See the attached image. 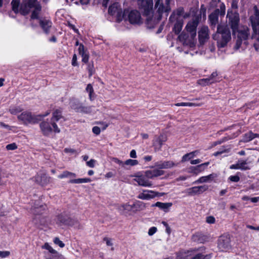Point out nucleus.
I'll return each mask as SVG.
<instances>
[{
  "label": "nucleus",
  "mask_w": 259,
  "mask_h": 259,
  "mask_svg": "<svg viewBox=\"0 0 259 259\" xmlns=\"http://www.w3.org/2000/svg\"><path fill=\"white\" fill-rule=\"evenodd\" d=\"M79 112H84V113H90L91 112V107H82L81 106L79 109Z\"/></svg>",
  "instance_id": "obj_50"
},
{
  "label": "nucleus",
  "mask_w": 259,
  "mask_h": 259,
  "mask_svg": "<svg viewBox=\"0 0 259 259\" xmlns=\"http://www.w3.org/2000/svg\"><path fill=\"white\" fill-rule=\"evenodd\" d=\"M172 205V204L171 202L163 203L161 202H157L155 204H152V207L157 206L166 212L168 211V209Z\"/></svg>",
  "instance_id": "obj_26"
},
{
  "label": "nucleus",
  "mask_w": 259,
  "mask_h": 259,
  "mask_svg": "<svg viewBox=\"0 0 259 259\" xmlns=\"http://www.w3.org/2000/svg\"><path fill=\"white\" fill-rule=\"evenodd\" d=\"M218 247L222 251H227L231 248V238L229 235H224L220 237Z\"/></svg>",
  "instance_id": "obj_8"
},
{
  "label": "nucleus",
  "mask_w": 259,
  "mask_h": 259,
  "mask_svg": "<svg viewBox=\"0 0 259 259\" xmlns=\"http://www.w3.org/2000/svg\"><path fill=\"white\" fill-rule=\"evenodd\" d=\"M72 65L74 66L78 65V64L77 63V56L75 54L73 55L72 57Z\"/></svg>",
  "instance_id": "obj_62"
},
{
  "label": "nucleus",
  "mask_w": 259,
  "mask_h": 259,
  "mask_svg": "<svg viewBox=\"0 0 259 259\" xmlns=\"http://www.w3.org/2000/svg\"><path fill=\"white\" fill-rule=\"evenodd\" d=\"M12 10L15 13H20V0H12L11 2Z\"/></svg>",
  "instance_id": "obj_30"
},
{
  "label": "nucleus",
  "mask_w": 259,
  "mask_h": 259,
  "mask_svg": "<svg viewBox=\"0 0 259 259\" xmlns=\"http://www.w3.org/2000/svg\"><path fill=\"white\" fill-rule=\"evenodd\" d=\"M184 12V9L182 7L178 8L176 11L174 12L169 18V21L172 22L176 20H178V17L182 16Z\"/></svg>",
  "instance_id": "obj_29"
},
{
  "label": "nucleus",
  "mask_w": 259,
  "mask_h": 259,
  "mask_svg": "<svg viewBox=\"0 0 259 259\" xmlns=\"http://www.w3.org/2000/svg\"><path fill=\"white\" fill-rule=\"evenodd\" d=\"M163 193H160L152 190H143V192L139 194L137 197L142 200H149L154 198L157 196H163Z\"/></svg>",
  "instance_id": "obj_14"
},
{
  "label": "nucleus",
  "mask_w": 259,
  "mask_h": 259,
  "mask_svg": "<svg viewBox=\"0 0 259 259\" xmlns=\"http://www.w3.org/2000/svg\"><path fill=\"white\" fill-rule=\"evenodd\" d=\"M164 174V171L163 170L158 169L147 170L136 174L134 176L135 177L134 181L136 182L139 186L151 187L153 183L150 179H153L155 178L162 176Z\"/></svg>",
  "instance_id": "obj_2"
},
{
  "label": "nucleus",
  "mask_w": 259,
  "mask_h": 259,
  "mask_svg": "<svg viewBox=\"0 0 259 259\" xmlns=\"http://www.w3.org/2000/svg\"><path fill=\"white\" fill-rule=\"evenodd\" d=\"M10 252L9 251H0V257L5 258L10 255Z\"/></svg>",
  "instance_id": "obj_53"
},
{
  "label": "nucleus",
  "mask_w": 259,
  "mask_h": 259,
  "mask_svg": "<svg viewBox=\"0 0 259 259\" xmlns=\"http://www.w3.org/2000/svg\"><path fill=\"white\" fill-rule=\"evenodd\" d=\"M39 126L44 136H48L54 132V127L51 124V121L49 122L48 121H44L39 124Z\"/></svg>",
  "instance_id": "obj_16"
},
{
  "label": "nucleus",
  "mask_w": 259,
  "mask_h": 259,
  "mask_svg": "<svg viewBox=\"0 0 259 259\" xmlns=\"http://www.w3.org/2000/svg\"><path fill=\"white\" fill-rule=\"evenodd\" d=\"M250 20L254 33L252 36L253 38L255 35L259 34V11L258 10L256 9L254 14L250 17Z\"/></svg>",
  "instance_id": "obj_11"
},
{
  "label": "nucleus",
  "mask_w": 259,
  "mask_h": 259,
  "mask_svg": "<svg viewBox=\"0 0 259 259\" xmlns=\"http://www.w3.org/2000/svg\"><path fill=\"white\" fill-rule=\"evenodd\" d=\"M230 9L233 10L234 11H237L238 9V1L232 0L231 3V8Z\"/></svg>",
  "instance_id": "obj_51"
},
{
  "label": "nucleus",
  "mask_w": 259,
  "mask_h": 259,
  "mask_svg": "<svg viewBox=\"0 0 259 259\" xmlns=\"http://www.w3.org/2000/svg\"><path fill=\"white\" fill-rule=\"evenodd\" d=\"M157 231V228L155 227H151L148 231V234L150 236L153 235Z\"/></svg>",
  "instance_id": "obj_61"
},
{
  "label": "nucleus",
  "mask_w": 259,
  "mask_h": 259,
  "mask_svg": "<svg viewBox=\"0 0 259 259\" xmlns=\"http://www.w3.org/2000/svg\"><path fill=\"white\" fill-rule=\"evenodd\" d=\"M183 27V23L180 21H177L174 25L173 31L177 34H178L182 30Z\"/></svg>",
  "instance_id": "obj_33"
},
{
  "label": "nucleus",
  "mask_w": 259,
  "mask_h": 259,
  "mask_svg": "<svg viewBox=\"0 0 259 259\" xmlns=\"http://www.w3.org/2000/svg\"><path fill=\"white\" fill-rule=\"evenodd\" d=\"M204 238H206L204 235L200 234H196L193 236L192 239L194 241H198L200 243H204V242L205 241Z\"/></svg>",
  "instance_id": "obj_34"
},
{
  "label": "nucleus",
  "mask_w": 259,
  "mask_h": 259,
  "mask_svg": "<svg viewBox=\"0 0 259 259\" xmlns=\"http://www.w3.org/2000/svg\"><path fill=\"white\" fill-rule=\"evenodd\" d=\"M211 257V254L203 255L202 253H197L191 259H210Z\"/></svg>",
  "instance_id": "obj_37"
},
{
  "label": "nucleus",
  "mask_w": 259,
  "mask_h": 259,
  "mask_svg": "<svg viewBox=\"0 0 259 259\" xmlns=\"http://www.w3.org/2000/svg\"><path fill=\"white\" fill-rule=\"evenodd\" d=\"M57 223L60 224H64L67 225H73V220L67 217L64 216L62 214L59 215L58 217Z\"/></svg>",
  "instance_id": "obj_24"
},
{
  "label": "nucleus",
  "mask_w": 259,
  "mask_h": 259,
  "mask_svg": "<svg viewBox=\"0 0 259 259\" xmlns=\"http://www.w3.org/2000/svg\"><path fill=\"white\" fill-rule=\"evenodd\" d=\"M199 40L203 44L209 38V29L207 26H203L198 31Z\"/></svg>",
  "instance_id": "obj_17"
},
{
  "label": "nucleus",
  "mask_w": 259,
  "mask_h": 259,
  "mask_svg": "<svg viewBox=\"0 0 259 259\" xmlns=\"http://www.w3.org/2000/svg\"><path fill=\"white\" fill-rule=\"evenodd\" d=\"M215 177V175L213 174H210L206 176L201 177L197 180L195 181L193 184H198V183H203L206 182H210L213 180V179Z\"/></svg>",
  "instance_id": "obj_28"
},
{
  "label": "nucleus",
  "mask_w": 259,
  "mask_h": 259,
  "mask_svg": "<svg viewBox=\"0 0 259 259\" xmlns=\"http://www.w3.org/2000/svg\"><path fill=\"white\" fill-rule=\"evenodd\" d=\"M112 160L113 162L118 164L119 165L121 166L122 167H124V162L122 161L121 160L118 159L117 158L113 157L112 158Z\"/></svg>",
  "instance_id": "obj_55"
},
{
  "label": "nucleus",
  "mask_w": 259,
  "mask_h": 259,
  "mask_svg": "<svg viewBox=\"0 0 259 259\" xmlns=\"http://www.w3.org/2000/svg\"><path fill=\"white\" fill-rule=\"evenodd\" d=\"M167 140V137L164 135H160L159 136H155L153 140V145L158 149H160L163 143Z\"/></svg>",
  "instance_id": "obj_19"
},
{
  "label": "nucleus",
  "mask_w": 259,
  "mask_h": 259,
  "mask_svg": "<svg viewBox=\"0 0 259 259\" xmlns=\"http://www.w3.org/2000/svg\"><path fill=\"white\" fill-rule=\"evenodd\" d=\"M226 13V7L222 3L219 6V8L216 9L208 16V21L210 27L214 28L219 23V17L224 16Z\"/></svg>",
  "instance_id": "obj_5"
},
{
  "label": "nucleus",
  "mask_w": 259,
  "mask_h": 259,
  "mask_svg": "<svg viewBox=\"0 0 259 259\" xmlns=\"http://www.w3.org/2000/svg\"><path fill=\"white\" fill-rule=\"evenodd\" d=\"M21 111V109L19 107H13L9 109L10 112L12 114H16Z\"/></svg>",
  "instance_id": "obj_49"
},
{
  "label": "nucleus",
  "mask_w": 259,
  "mask_h": 259,
  "mask_svg": "<svg viewBox=\"0 0 259 259\" xmlns=\"http://www.w3.org/2000/svg\"><path fill=\"white\" fill-rule=\"evenodd\" d=\"M108 13L112 16L116 15L118 20L120 21L125 16L127 12L125 10L122 14L121 9L118 4L114 3L109 7Z\"/></svg>",
  "instance_id": "obj_9"
},
{
  "label": "nucleus",
  "mask_w": 259,
  "mask_h": 259,
  "mask_svg": "<svg viewBox=\"0 0 259 259\" xmlns=\"http://www.w3.org/2000/svg\"><path fill=\"white\" fill-rule=\"evenodd\" d=\"M92 131L95 134H96L97 135H99L101 132L100 128L99 127L96 126H94L93 127Z\"/></svg>",
  "instance_id": "obj_60"
},
{
  "label": "nucleus",
  "mask_w": 259,
  "mask_h": 259,
  "mask_svg": "<svg viewBox=\"0 0 259 259\" xmlns=\"http://www.w3.org/2000/svg\"><path fill=\"white\" fill-rule=\"evenodd\" d=\"M38 117H40V116L35 115L31 112L25 111L19 115L18 118L24 124L27 125L37 123L39 121Z\"/></svg>",
  "instance_id": "obj_6"
},
{
  "label": "nucleus",
  "mask_w": 259,
  "mask_h": 259,
  "mask_svg": "<svg viewBox=\"0 0 259 259\" xmlns=\"http://www.w3.org/2000/svg\"><path fill=\"white\" fill-rule=\"evenodd\" d=\"M178 164L179 163H175L172 161H164V169L170 168Z\"/></svg>",
  "instance_id": "obj_38"
},
{
  "label": "nucleus",
  "mask_w": 259,
  "mask_h": 259,
  "mask_svg": "<svg viewBox=\"0 0 259 259\" xmlns=\"http://www.w3.org/2000/svg\"><path fill=\"white\" fill-rule=\"evenodd\" d=\"M138 164V161L137 160L134 159H127L124 162V165H130V166H134Z\"/></svg>",
  "instance_id": "obj_43"
},
{
  "label": "nucleus",
  "mask_w": 259,
  "mask_h": 259,
  "mask_svg": "<svg viewBox=\"0 0 259 259\" xmlns=\"http://www.w3.org/2000/svg\"><path fill=\"white\" fill-rule=\"evenodd\" d=\"M131 207L132 211L135 213L144 210L146 208V204L142 201H138L131 205Z\"/></svg>",
  "instance_id": "obj_25"
},
{
  "label": "nucleus",
  "mask_w": 259,
  "mask_h": 259,
  "mask_svg": "<svg viewBox=\"0 0 259 259\" xmlns=\"http://www.w3.org/2000/svg\"><path fill=\"white\" fill-rule=\"evenodd\" d=\"M91 181V180L90 178H79L77 179L70 180L69 181V183L71 184H80L89 183Z\"/></svg>",
  "instance_id": "obj_32"
},
{
  "label": "nucleus",
  "mask_w": 259,
  "mask_h": 259,
  "mask_svg": "<svg viewBox=\"0 0 259 259\" xmlns=\"http://www.w3.org/2000/svg\"><path fill=\"white\" fill-rule=\"evenodd\" d=\"M17 148V146L15 143L8 144L6 146V149L8 150H13L16 149Z\"/></svg>",
  "instance_id": "obj_52"
},
{
  "label": "nucleus",
  "mask_w": 259,
  "mask_h": 259,
  "mask_svg": "<svg viewBox=\"0 0 259 259\" xmlns=\"http://www.w3.org/2000/svg\"><path fill=\"white\" fill-rule=\"evenodd\" d=\"M88 70L89 72V76L91 77L94 72L93 64H89L88 67Z\"/></svg>",
  "instance_id": "obj_58"
},
{
  "label": "nucleus",
  "mask_w": 259,
  "mask_h": 259,
  "mask_svg": "<svg viewBox=\"0 0 259 259\" xmlns=\"http://www.w3.org/2000/svg\"><path fill=\"white\" fill-rule=\"evenodd\" d=\"M165 5L164 6L163 3H161L160 7H158L157 12L158 13L159 17L158 19L160 20L161 18V15L163 12L168 13L170 10V7L169 6V3L170 0H165Z\"/></svg>",
  "instance_id": "obj_21"
},
{
  "label": "nucleus",
  "mask_w": 259,
  "mask_h": 259,
  "mask_svg": "<svg viewBox=\"0 0 259 259\" xmlns=\"http://www.w3.org/2000/svg\"><path fill=\"white\" fill-rule=\"evenodd\" d=\"M128 19L132 24L139 25L142 23L141 14L137 10H132L128 13Z\"/></svg>",
  "instance_id": "obj_13"
},
{
  "label": "nucleus",
  "mask_w": 259,
  "mask_h": 259,
  "mask_svg": "<svg viewBox=\"0 0 259 259\" xmlns=\"http://www.w3.org/2000/svg\"><path fill=\"white\" fill-rule=\"evenodd\" d=\"M201 18V15L195 16L190 21L186 26L187 31L191 33L192 37L196 35V28Z\"/></svg>",
  "instance_id": "obj_7"
},
{
  "label": "nucleus",
  "mask_w": 259,
  "mask_h": 259,
  "mask_svg": "<svg viewBox=\"0 0 259 259\" xmlns=\"http://www.w3.org/2000/svg\"><path fill=\"white\" fill-rule=\"evenodd\" d=\"M206 221L208 224H212L215 223V219L212 216H209L206 218Z\"/></svg>",
  "instance_id": "obj_56"
},
{
  "label": "nucleus",
  "mask_w": 259,
  "mask_h": 259,
  "mask_svg": "<svg viewBox=\"0 0 259 259\" xmlns=\"http://www.w3.org/2000/svg\"><path fill=\"white\" fill-rule=\"evenodd\" d=\"M85 90L87 92L89 93V97L90 100H92V94L94 93V89L91 84H88L87 85Z\"/></svg>",
  "instance_id": "obj_44"
},
{
  "label": "nucleus",
  "mask_w": 259,
  "mask_h": 259,
  "mask_svg": "<svg viewBox=\"0 0 259 259\" xmlns=\"http://www.w3.org/2000/svg\"><path fill=\"white\" fill-rule=\"evenodd\" d=\"M31 11V19H39L41 6L37 0H23L20 4V13L22 15L28 14Z\"/></svg>",
  "instance_id": "obj_3"
},
{
  "label": "nucleus",
  "mask_w": 259,
  "mask_h": 259,
  "mask_svg": "<svg viewBox=\"0 0 259 259\" xmlns=\"http://www.w3.org/2000/svg\"><path fill=\"white\" fill-rule=\"evenodd\" d=\"M139 5L146 14H148L153 8L152 0H142Z\"/></svg>",
  "instance_id": "obj_18"
},
{
  "label": "nucleus",
  "mask_w": 259,
  "mask_h": 259,
  "mask_svg": "<svg viewBox=\"0 0 259 259\" xmlns=\"http://www.w3.org/2000/svg\"><path fill=\"white\" fill-rule=\"evenodd\" d=\"M54 242L55 244L59 245L61 248L64 247L65 246L64 243L62 241H61L58 237H55L54 238Z\"/></svg>",
  "instance_id": "obj_47"
},
{
  "label": "nucleus",
  "mask_w": 259,
  "mask_h": 259,
  "mask_svg": "<svg viewBox=\"0 0 259 259\" xmlns=\"http://www.w3.org/2000/svg\"><path fill=\"white\" fill-rule=\"evenodd\" d=\"M78 52L79 54L82 57V61L84 63H88L89 59V53L82 44L79 45Z\"/></svg>",
  "instance_id": "obj_23"
},
{
  "label": "nucleus",
  "mask_w": 259,
  "mask_h": 259,
  "mask_svg": "<svg viewBox=\"0 0 259 259\" xmlns=\"http://www.w3.org/2000/svg\"><path fill=\"white\" fill-rule=\"evenodd\" d=\"M62 111L60 109H56L53 113V116L51 119V124L54 127V132L56 133H59L60 132V129L58 128L56 121H58L60 119L62 118Z\"/></svg>",
  "instance_id": "obj_15"
},
{
  "label": "nucleus",
  "mask_w": 259,
  "mask_h": 259,
  "mask_svg": "<svg viewBox=\"0 0 259 259\" xmlns=\"http://www.w3.org/2000/svg\"><path fill=\"white\" fill-rule=\"evenodd\" d=\"M226 141V138H224L222 140H220L217 141H215L212 143L211 147H215L218 145H220Z\"/></svg>",
  "instance_id": "obj_59"
},
{
  "label": "nucleus",
  "mask_w": 259,
  "mask_h": 259,
  "mask_svg": "<svg viewBox=\"0 0 259 259\" xmlns=\"http://www.w3.org/2000/svg\"><path fill=\"white\" fill-rule=\"evenodd\" d=\"M117 210L120 212V213L123 214L132 211L131 205L128 203H123L118 205L117 207Z\"/></svg>",
  "instance_id": "obj_27"
},
{
  "label": "nucleus",
  "mask_w": 259,
  "mask_h": 259,
  "mask_svg": "<svg viewBox=\"0 0 259 259\" xmlns=\"http://www.w3.org/2000/svg\"><path fill=\"white\" fill-rule=\"evenodd\" d=\"M178 38L180 41H185L188 38V35L186 33H182L180 35H179Z\"/></svg>",
  "instance_id": "obj_54"
},
{
  "label": "nucleus",
  "mask_w": 259,
  "mask_h": 259,
  "mask_svg": "<svg viewBox=\"0 0 259 259\" xmlns=\"http://www.w3.org/2000/svg\"><path fill=\"white\" fill-rule=\"evenodd\" d=\"M227 18L228 19L229 25L232 29L233 33H235L236 31L238 32L235 49L236 50L240 48L244 49L248 45L247 39L250 36L249 29L245 26L238 28L240 18L237 11L228 9Z\"/></svg>",
  "instance_id": "obj_1"
},
{
  "label": "nucleus",
  "mask_w": 259,
  "mask_h": 259,
  "mask_svg": "<svg viewBox=\"0 0 259 259\" xmlns=\"http://www.w3.org/2000/svg\"><path fill=\"white\" fill-rule=\"evenodd\" d=\"M76 175L74 173L68 171H64L61 175L58 176L59 179H63L65 178H69V177H75Z\"/></svg>",
  "instance_id": "obj_35"
},
{
  "label": "nucleus",
  "mask_w": 259,
  "mask_h": 259,
  "mask_svg": "<svg viewBox=\"0 0 259 259\" xmlns=\"http://www.w3.org/2000/svg\"><path fill=\"white\" fill-rule=\"evenodd\" d=\"M197 82L199 84L203 85V86L207 85L210 84H211V82H210V81L209 80L208 78L199 79L197 81Z\"/></svg>",
  "instance_id": "obj_41"
},
{
  "label": "nucleus",
  "mask_w": 259,
  "mask_h": 259,
  "mask_svg": "<svg viewBox=\"0 0 259 259\" xmlns=\"http://www.w3.org/2000/svg\"><path fill=\"white\" fill-rule=\"evenodd\" d=\"M238 163L239 169L242 170H249L250 167L247 165V162L246 160L240 159L238 160Z\"/></svg>",
  "instance_id": "obj_31"
},
{
  "label": "nucleus",
  "mask_w": 259,
  "mask_h": 259,
  "mask_svg": "<svg viewBox=\"0 0 259 259\" xmlns=\"http://www.w3.org/2000/svg\"><path fill=\"white\" fill-rule=\"evenodd\" d=\"M96 161L94 159H91L90 161L87 162V164L90 167H94Z\"/></svg>",
  "instance_id": "obj_63"
},
{
  "label": "nucleus",
  "mask_w": 259,
  "mask_h": 259,
  "mask_svg": "<svg viewBox=\"0 0 259 259\" xmlns=\"http://www.w3.org/2000/svg\"><path fill=\"white\" fill-rule=\"evenodd\" d=\"M208 189V186L204 185L199 186H194L191 188L187 189L185 192L188 196H194L200 195Z\"/></svg>",
  "instance_id": "obj_12"
},
{
  "label": "nucleus",
  "mask_w": 259,
  "mask_h": 259,
  "mask_svg": "<svg viewBox=\"0 0 259 259\" xmlns=\"http://www.w3.org/2000/svg\"><path fill=\"white\" fill-rule=\"evenodd\" d=\"M39 25L42 28L44 32L48 34L49 33L50 29L52 27V23L48 19H43L39 20Z\"/></svg>",
  "instance_id": "obj_22"
},
{
  "label": "nucleus",
  "mask_w": 259,
  "mask_h": 259,
  "mask_svg": "<svg viewBox=\"0 0 259 259\" xmlns=\"http://www.w3.org/2000/svg\"><path fill=\"white\" fill-rule=\"evenodd\" d=\"M42 248L46 249L49 251V252L51 253H56V250L54 249L48 243H45V244L42 246Z\"/></svg>",
  "instance_id": "obj_45"
},
{
  "label": "nucleus",
  "mask_w": 259,
  "mask_h": 259,
  "mask_svg": "<svg viewBox=\"0 0 259 259\" xmlns=\"http://www.w3.org/2000/svg\"><path fill=\"white\" fill-rule=\"evenodd\" d=\"M229 179L234 182H238L240 180V178L238 176H231L229 178Z\"/></svg>",
  "instance_id": "obj_57"
},
{
  "label": "nucleus",
  "mask_w": 259,
  "mask_h": 259,
  "mask_svg": "<svg viewBox=\"0 0 259 259\" xmlns=\"http://www.w3.org/2000/svg\"><path fill=\"white\" fill-rule=\"evenodd\" d=\"M253 133L250 131L247 133H246L243 138L242 141L244 142H248L253 139Z\"/></svg>",
  "instance_id": "obj_36"
},
{
  "label": "nucleus",
  "mask_w": 259,
  "mask_h": 259,
  "mask_svg": "<svg viewBox=\"0 0 259 259\" xmlns=\"http://www.w3.org/2000/svg\"><path fill=\"white\" fill-rule=\"evenodd\" d=\"M50 179L51 178L45 174L37 175L35 177V182L41 186H45L48 184L50 182Z\"/></svg>",
  "instance_id": "obj_20"
},
{
  "label": "nucleus",
  "mask_w": 259,
  "mask_h": 259,
  "mask_svg": "<svg viewBox=\"0 0 259 259\" xmlns=\"http://www.w3.org/2000/svg\"><path fill=\"white\" fill-rule=\"evenodd\" d=\"M204 249V247H201L199 248H191L187 250H182L177 253V257L178 259H189V257L196 252L202 251Z\"/></svg>",
  "instance_id": "obj_10"
},
{
  "label": "nucleus",
  "mask_w": 259,
  "mask_h": 259,
  "mask_svg": "<svg viewBox=\"0 0 259 259\" xmlns=\"http://www.w3.org/2000/svg\"><path fill=\"white\" fill-rule=\"evenodd\" d=\"M104 241L106 242L107 245L108 246H112L113 245L111 242V239L105 237L104 238Z\"/></svg>",
  "instance_id": "obj_64"
},
{
  "label": "nucleus",
  "mask_w": 259,
  "mask_h": 259,
  "mask_svg": "<svg viewBox=\"0 0 259 259\" xmlns=\"http://www.w3.org/2000/svg\"><path fill=\"white\" fill-rule=\"evenodd\" d=\"M154 167H157L158 169H164V161H159L155 163Z\"/></svg>",
  "instance_id": "obj_46"
},
{
  "label": "nucleus",
  "mask_w": 259,
  "mask_h": 259,
  "mask_svg": "<svg viewBox=\"0 0 259 259\" xmlns=\"http://www.w3.org/2000/svg\"><path fill=\"white\" fill-rule=\"evenodd\" d=\"M209 163V162H206L204 163L199 164L195 167V169L198 171H202L204 170V169L207 166Z\"/></svg>",
  "instance_id": "obj_40"
},
{
  "label": "nucleus",
  "mask_w": 259,
  "mask_h": 259,
  "mask_svg": "<svg viewBox=\"0 0 259 259\" xmlns=\"http://www.w3.org/2000/svg\"><path fill=\"white\" fill-rule=\"evenodd\" d=\"M70 106L71 107L75 110L77 112L79 111V109L80 107L81 106L79 103H78L77 101H71L70 102Z\"/></svg>",
  "instance_id": "obj_39"
},
{
  "label": "nucleus",
  "mask_w": 259,
  "mask_h": 259,
  "mask_svg": "<svg viewBox=\"0 0 259 259\" xmlns=\"http://www.w3.org/2000/svg\"><path fill=\"white\" fill-rule=\"evenodd\" d=\"M218 73L217 72H213L211 73L210 76L208 77V79L211 82V83H214L217 81H218L217 79V76H218Z\"/></svg>",
  "instance_id": "obj_42"
},
{
  "label": "nucleus",
  "mask_w": 259,
  "mask_h": 259,
  "mask_svg": "<svg viewBox=\"0 0 259 259\" xmlns=\"http://www.w3.org/2000/svg\"><path fill=\"white\" fill-rule=\"evenodd\" d=\"M213 38L217 40L218 47L224 48L231 39L229 29L227 26L218 25L217 31L213 35Z\"/></svg>",
  "instance_id": "obj_4"
},
{
  "label": "nucleus",
  "mask_w": 259,
  "mask_h": 259,
  "mask_svg": "<svg viewBox=\"0 0 259 259\" xmlns=\"http://www.w3.org/2000/svg\"><path fill=\"white\" fill-rule=\"evenodd\" d=\"M51 259H64V257L61 254H60L56 251V253H53Z\"/></svg>",
  "instance_id": "obj_48"
}]
</instances>
